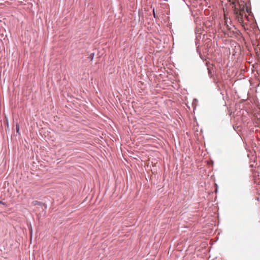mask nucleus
<instances>
[{
	"mask_svg": "<svg viewBox=\"0 0 260 260\" xmlns=\"http://www.w3.org/2000/svg\"><path fill=\"white\" fill-rule=\"evenodd\" d=\"M224 19L225 25H226V28L229 30H232L233 28H234V26L231 24V21L230 19L229 20L228 18H226V17H225Z\"/></svg>",
	"mask_w": 260,
	"mask_h": 260,
	"instance_id": "nucleus-1",
	"label": "nucleus"
},
{
	"mask_svg": "<svg viewBox=\"0 0 260 260\" xmlns=\"http://www.w3.org/2000/svg\"><path fill=\"white\" fill-rule=\"evenodd\" d=\"M16 133L19 135L20 134V132H19L20 128H19V125L18 123H16Z\"/></svg>",
	"mask_w": 260,
	"mask_h": 260,
	"instance_id": "nucleus-2",
	"label": "nucleus"
},
{
	"mask_svg": "<svg viewBox=\"0 0 260 260\" xmlns=\"http://www.w3.org/2000/svg\"><path fill=\"white\" fill-rule=\"evenodd\" d=\"M94 54L93 53H92L90 54V56L91 57V60H92L94 57Z\"/></svg>",
	"mask_w": 260,
	"mask_h": 260,
	"instance_id": "nucleus-3",
	"label": "nucleus"
},
{
	"mask_svg": "<svg viewBox=\"0 0 260 260\" xmlns=\"http://www.w3.org/2000/svg\"><path fill=\"white\" fill-rule=\"evenodd\" d=\"M35 203V205H40L41 204H42L40 202H38V201H35L34 202Z\"/></svg>",
	"mask_w": 260,
	"mask_h": 260,
	"instance_id": "nucleus-4",
	"label": "nucleus"
},
{
	"mask_svg": "<svg viewBox=\"0 0 260 260\" xmlns=\"http://www.w3.org/2000/svg\"><path fill=\"white\" fill-rule=\"evenodd\" d=\"M0 204H3V205L4 204V203L3 202H2V201H0Z\"/></svg>",
	"mask_w": 260,
	"mask_h": 260,
	"instance_id": "nucleus-5",
	"label": "nucleus"
},
{
	"mask_svg": "<svg viewBox=\"0 0 260 260\" xmlns=\"http://www.w3.org/2000/svg\"><path fill=\"white\" fill-rule=\"evenodd\" d=\"M153 14H154V15L155 16V12H154V9H153Z\"/></svg>",
	"mask_w": 260,
	"mask_h": 260,
	"instance_id": "nucleus-6",
	"label": "nucleus"
},
{
	"mask_svg": "<svg viewBox=\"0 0 260 260\" xmlns=\"http://www.w3.org/2000/svg\"><path fill=\"white\" fill-rule=\"evenodd\" d=\"M208 71H209V73H210V70L209 69H208Z\"/></svg>",
	"mask_w": 260,
	"mask_h": 260,
	"instance_id": "nucleus-7",
	"label": "nucleus"
},
{
	"mask_svg": "<svg viewBox=\"0 0 260 260\" xmlns=\"http://www.w3.org/2000/svg\"><path fill=\"white\" fill-rule=\"evenodd\" d=\"M7 124L8 125V120H7Z\"/></svg>",
	"mask_w": 260,
	"mask_h": 260,
	"instance_id": "nucleus-8",
	"label": "nucleus"
}]
</instances>
